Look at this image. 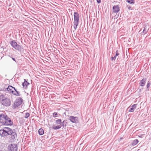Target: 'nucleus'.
<instances>
[{
	"mask_svg": "<svg viewBox=\"0 0 151 151\" xmlns=\"http://www.w3.org/2000/svg\"><path fill=\"white\" fill-rule=\"evenodd\" d=\"M12 93L14 95H16V96H19V92L18 91H17L15 88V89H14L13 90V92H12Z\"/></svg>",
	"mask_w": 151,
	"mask_h": 151,
	"instance_id": "nucleus-18",
	"label": "nucleus"
},
{
	"mask_svg": "<svg viewBox=\"0 0 151 151\" xmlns=\"http://www.w3.org/2000/svg\"><path fill=\"white\" fill-rule=\"evenodd\" d=\"M9 149L10 151H17V145L14 144H12L9 145L8 146Z\"/></svg>",
	"mask_w": 151,
	"mask_h": 151,
	"instance_id": "nucleus-7",
	"label": "nucleus"
},
{
	"mask_svg": "<svg viewBox=\"0 0 151 151\" xmlns=\"http://www.w3.org/2000/svg\"><path fill=\"white\" fill-rule=\"evenodd\" d=\"M69 120L73 123H77L78 122V118L77 117L71 116L69 117Z\"/></svg>",
	"mask_w": 151,
	"mask_h": 151,
	"instance_id": "nucleus-8",
	"label": "nucleus"
},
{
	"mask_svg": "<svg viewBox=\"0 0 151 151\" xmlns=\"http://www.w3.org/2000/svg\"><path fill=\"white\" fill-rule=\"evenodd\" d=\"M14 89H15V88L10 86H9L7 88V91L9 93H11L12 92H13V90H14Z\"/></svg>",
	"mask_w": 151,
	"mask_h": 151,
	"instance_id": "nucleus-13",
	"label": "nucleus"
},
{
	"mask_svg": "<svg viewBox=\"0 0 151 151\" xmlns=\"http://www.w3.org/2000/svg\"><path fill=\"white\" fill-rule=\"evenodd\" d=\"M0 124L3 125L11 126L13 122L6 114L2 113L0 114Z\"/></svg>",
	"mask_w": 151,
	"mask_h": 151,
	"instance_id": "nucleus-1",
	"label": "nucleus"
},
{
	"mask_svg": "<svg viewBox=\"0 0 151 151\" xmlns=\"http://www.w3.org/2000/svg\"><path fill=\"white\" fill-rule=\"evenodd\" d=\"M119 55V54L118 51V50H116V55L115 56L116 57V56H118Z\"/></svg>",
	"mask_w": 151,
	"mask_h": 151,
	"instance_id": "nucleus-27",
	"label": "nucleus"
},
{
	"mask_svg": "<svg viewBox=\"0 0 151 151\" xmlns=\"http://www.w3.org/2000/svg\"><path fill=\"white\" fill-rule=\"evenodd\" d=\"M0 100H1V104L4 106L8 107L11 105L10 99L7 98H5L3 94L0 96Z\"/></svg>",
	"mask_w": 151,
	"mask_h": 151,
	"instance_id": "nucleus-3",
	"label": "nucleus"
},
{
	"mask_svg": "<svg viewBox=\"0 0 151 151\" xmlns=\"http://www.w3.org/2000/svg\"><path fill=\"white\" fill-rule=\"evenodd\" d=\"M58 115V114L57 112H54L53 115V117H56L57 116V115Z\"/></svg>",
	"mask_w": 151,
	"mask_h": 151,
	"instance_id": "nucleus-25",
	"label": "nucleus"
},
{
	"mask_svg": "<svg viewBox=\"0 0 151 151\" xmlns=\"http://www.w3.org/2000/svg\"><path fill=\"white\" fill-rule=\"evenodd\" d=\"M22 99L21 98L17 99L14 103V108H16L21 104L22 102Z\"/></svg>",
	"mask_w": 151,
	"mask_h": 151,
	"instance_id": "nucleus-5",
	"label": "nucleus"
},
{
	"mask_svg": "<svg viewBox=\"0 0 151 151\" xmlns=\"http://www.w3.org/2000/svg\"><path fill=\"white\" fill-rule=\"evenodd\" d=\"M113 12L117 13L119 11V9L118 5L114 6L113 8Z\"/></svg>",
	"mask_w": 151,
	"mask_h": 151,
	"instance_id": "nucleus-12",
	"label": "nucleus"
},
{
	"mask_svg": "<svg viewBox=\"0 0 151 151\" xmlns=\"http://www.w3.org/2000/svg\"><path fill=\"white\" fill-rule=\"evenodd\" d=\"M61 127V126L60 125L54 126L52 127V128L54 130H56L60 129Z\"/></svg>",
	"mask_w": 151,
	"mask_h": 151,
	"instance_id": "nucleus-17",
	"label": "nucleus"
},
{
	"mask_svg": "<svg viewBox=\"0 0 151 151\" xmlns=\"http://www.w3.org/2000/svg\"><path fill=\"white\" fill-rule=\"evenodd\" d=\"M147 79L146 78H143L140 81L139 84L140 86H144L146 83V81Z\"/></svg>",
	"mask_w": 151,
	"mask_h": 151,
	"instance_id": "nucleus-11",
	"label": "nucleus"
},
{
	"mask_svg": "<svg viewBox=\"0 0 151 151\" xmlns=\"http://www.w3.org/2000/svg\"><path fill=\"white\" fill-rule=\"evenodd\" d=\"M116 57L115 56H114V57H111V60H115V59H116Z\"/></svg>",
	"mask_w": 151,
	"mask_h": 151,
	"instance_id": "nucleus-28",
	"label": "nucleus"
},
{
	"mask_svg": "<svg viewBox=\"0 0 151 151\" xmlns=\"http://www.w3.org/2000/svg\"><path fill=\"white\" fill-rule=\"evenodd\" d=\"M150 83H147V88H148V89H149V87L150 86Z\"/></svg>",
	"mask_w": 151,
	"mask_h": 151,
	"instance_id": "nucleus-26",
	"label": "nucleus"
},
{
	"mask_svg": "<svg viewBox=\"0 0 151 151\" xmlns=\"http://www.w3.org/2000/svg\"><path fill=\"white\" fill-rule=\"evenodd\" d=\"M12 59L14 61H15V62H16L15 59L14 58H12Z\"/></svg>",
	"mask_w": 151,
	"mask_h": 151,
	"instance_id": "nucleus-31",
	"label": "nucleus"
},
{
	"mask_svg": "<svg viewBox=\"0 0 151 151\" xmlns=\"http://www.w3.org/2000/svg\"><path fill=\"white\" fill-rule=\"evenodd\" d=\"M136 106L137 104H134L131 106H129L128 108V109H129V111L133 112L136 108Z\"/></svg>",
	"mask_w": 151,
	"mask_h": 151,
	"instance_id": "nucleus-10",
	"label": "nucleus"
},
{
	"mask_svg": "<svg viewBox=\"0 0 151 151\" xmlns=\"http://www.w3.org/2000/svg\"><path fill=\"white\" fill-rule=\"evenodd\" d=\"M10 44L15 50L19 51H21L22 50V46L18 45L14 41L10 42Z\"/></svg>",
	"mask_w": 151,
	"mask_h": 151,
	"instance_id": "nucleus-4",
	"label": "nucleus"
},
{
	"mask_svg": "<svg viewBox=\"0 0 151 151\" xmlns=\"http://www.w3.org/2000/svg\"><path fill=\"white\" fill-rule=\"evenodd\" d=\"M11 133L10 134L11 135L10 140L11 142H14L17 139V135L16 132L12 130Z\"/></svg>",
	"mask_w": 151,
	"mask_h": 151,
	"instance_id": "nucleus-6",
	"label": "nucleus"
},
{
	"mask_svg": "<svg viewBox=\"0 0 151 151\" xmlns=\"http://www.w3.org/2000/svg\"><path fill=\"white\" fill-rule=\"evenodd\" d=\"M127 7L129 10L131 8V7L129 5H127Z\"/></svg>",
	"mask_w": 151,
	"mask_h": 151,
	"instance_id": "nucleus-30",
	"label": "nucleus"
},
{
	"mask_svg": "<svg viewBox=\"0 0 151 151\" xmlns=\"http://www.w3.org/2000/svg\"><path fill=\"white\" fill-rule=\"evenodd\" d=\"M62 121L61 119H58L56 120L55 121V123L56 124H61V123Z\"/></svg>",
	"mask_w": 151,
	"mask_h": 151,
	"instance_id": "nucleus-21",
	"label": "nucleus"
},
{
	"mask_svg": "<svg viewBox=\"0 0 151 151\" xmlns=\"http://www.w3.org/2000/svg\"><path fill=\"white\" fill-rule=\"evenodd\" d=\"M30 114L29 113H26L24 116L25 118H27L29 116Z\"/></svg>",
	"mask_w": 151,
	"mask_h": 151,
	"instance_id": "nucleus-24",
	"label": "nucleus"
},
{
	"mask_svg": "<svg viewBox=\"0 0 151 151\" xmlns=\"http://www.w3.org/2000/svg\"><path fill=\"white\" fill-rule=\"evenodd\" d=\"M127 1L129 3L131 4H134V0H127Z\"/></svg>",
	"mask_w": 151,
	"mask_h": 151,
	"instance_id": "nucleus-22",
	"label": "nucleus"
},
{
	"mask_svg": "<svg viewBox=\"0 0 151 151\" xmlns=\"http://www.w3.org/2000/svg\"><path fill=\"white\" fill-rule=\"evenodd\" d=\"M24 81L22 83V85L23 87L24 88H27V86H28L29 83L27 81H26L25 79H24Z\"/></svg>",
	"mask_w": 151,
	"mask_h": 151,
	"instance_id": "nucleus-14",
	"label": "nucleus"
},
{
	"mask_svg": "<svg viewBox=\"0 0 151 151\" xmlns=\"http://www.w3.org/2000/svg\"><path fill=\"white\" fill-rule=\"evenodd\" d=\"M96 1H97V2L98 4L100 3H101V0H96Z\"/></svg>",
	"mask_w": 151,
	"mask_h": 151,
	"instance_id": "nucleus-29",
	"label": "nucleus"
},
{
	"mask_svg": "<svg viewBox=\"0 0 151 151\" xmlns=\"http://www.w3.org/2000/svg\"><path fill=\"white\" fill-rule=\"evenodd\" d=\"M146 26L144 27V29L143 30V32L144 34H146L148 31V30L147 29Z\"/></svg>",
	"mask_w": 151,
	"mask_h": 151,
	"instance_id": "nucleus-23",
	"label": "nucleus"
},
{
	"mask_svg": "<svg viewBox=\"0 0 151 151\" xmlns=\"http://www.w3.org/2000/svg\"><path fill=\"white\" fill-rule=\"evenodd\" d=\"M67 123L65 121H63V122H61V123L60 125L61 126H62L64 128L66 126Z\"/></svg>",
	"mask_w": 151,
	"mask_h": 151,
	"instance_id": "nucleus-20",
	"label": "nucleus"
},
{
	"mask_svg": "<svg viewBox=\"0 0 151 151\" xmlns=\"http://www.w3.org/2000/svg\"><path fill=\"white\" fill-rule=\"evenodd\" d=\"M139 142V141L137 139H136L133 140L132 142V146H134L136 145Z\"/></svg>",
	"mask_w": 151,
	"mask_h": 151,
	"instance_id": "nucleus-16",
	"label": "nucleus"
},
{
	"mask_svg": "<svg viewBox=\"0 0 151 151\" xmlns=\"http://www.w3.org/2000/svg\"><path fill=\"white\" fill-rule=\"evenodd\" d=\"M12 129L8 127H4L0 130V135L1 137H7L11 133Z\"/></svg>",
	"mask_w": 151,
	"mask_h": 151,
	"instance_id": "nucleus-2",
	"label": "nucleus"
},
{
	"mask_svg": "<svg viewBox=\"0 0 151 151\" xmlns=\"http://www.w3.org/2000/svg\"><path fill=\"white\" fill-rule=\"evenodd\" d=\"M79 21L74 20L73 22L74 24V28L75 30H76L77 27V26L78 24Z\"/></svg>",
	"mask_w": 151,
	"mask_h": 151,
	"instance_id": "nucleus-15",
	"label": "nucleus"
},
{
	"mask_svg": "<svg viewBox=\"0 0 151 151\" xmlns=\"http://www.w3.org/2000/svg\"><path fill=\"white\" fill-rule=\"evenodd\" d=\"M74 20H79V15L77 12H74Z\"/></svg>",
	"mask_w": 151,
	"mask_h": 151,
	"instance_id": "nucleus-9",
	"label": "nucleus"
},
{
	"mask_svg": "<svg viewBox=\"0 0 151 151\" xmlns=\"http://www.w3.org/2000/svg\"><path fill=\"white\" fill-rule=\"evenodd\" d=\"M38 133L40 135H42L44 134L43 129L42 128L38 130Z\"/></svg>",
	"mask_w": 151,
	"mask_h": 151,
	"instance_id": "nucleus-19",
	"label": "nucleus"
}]
</instances>
